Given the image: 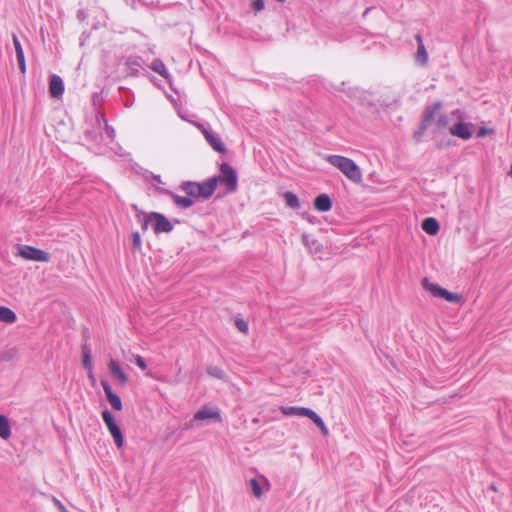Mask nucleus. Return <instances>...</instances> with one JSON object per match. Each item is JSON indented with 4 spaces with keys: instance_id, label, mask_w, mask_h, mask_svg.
<instances>
[{
    "instance_id": "obj_1",
    "label": "nucleus",
    "mask_w": 512,
    "mask_h": 512,
    "mask_svg": "<svg viewBox=\"0 0 512 512\" xmlns=\"http://www.w3.org/2000/svg\"><path fill=\"white\" fill-rule=\"evenodd\" d=\"M218 181L223 183L228 191H234L237 188V173L230 165L224 163L220 167L219 177L209 178L202 183L185 181L180 188L184 192H214Z\"/></svg>"
},
{
    "instance_id": "obj_2",
    "label": "nucleus",
    "mask_w": 512,
    "mask_h": 512,
    "mask_svg": "<svg viewBox=\"0 0 512 512\" xmlns=\"http://www.w3.org/2000/svg\"><path fill=\"white\" fill-rule=\"evenodd\" d=\"M137 217L141 222L143 231H146L148 227L151 226V229L156 235L170 233L174 228L173 223L164 214L159 212L139 211Z\"/></svg>"
},
{
    "instance_id": "obj_3",
    "label": "nucleus",
    "mask_w": 512,
    "mask_h": 512,
    "mask_svg": "<svg viewBox=\"0 0 512 512\" xmlns=\"http://www.w3.org/2000/svg\"><path fill=\"white\" fill-rule=\"evenodd\" d=\"M326 160L332 166L340 170L350 181L354 183L361 181V169L352 159L340 155H328Z\"/></svg>"
},
{
    "instance_id": "obj_4",
    "label": "nucleus",
    "mask_w": 512,
    "mask_h": 512,
    "mask_svg": "<svg viewBox=\"0 0 512 512\" xmlns=\"http://www.w3.org/2000/svg\"><path fill=\"white\" fill-rule=\"evenodd\" d=\"M422 287L430 292L434 297L437 298H443L446 301L450 303H458L461 301L462 297L461 295L457 293H452L444 288H442L440 285L436 283H431L428 278L422 279Z\"/></svg>"
},
{
    "instance_id": "obj_5",
    "label": "nucleus",
    "mask_w": 512,
    "mask_h": 512,
    "mask_svg": "<svg viewBox=\"0 0 512 512\" xmlns=\"http://www.w3.org/2000/svg\"><path fill=\"white\" fill-rule=\"evenodd\" d=\"M102 418L106 424L111 436L113 437L115 444L118 448L123 446V435L121 429L116 424L113 415L108 409L103 410Z\"/></svg>"
},
{
    "instance_id": "obj_6",
    "label": "nucleus",
    "mask_w": 512,
    "mask_h": 512,
    "mask_svg": "<svg viewBox=\"0 0 512 512\" xmlns=\"http://www.w3.org/2000/svg\"><path fill=\"white\" fill-rule=\"evenodd\" d=\"M174 203L181 209H187L197 202H203L209 199L212 194H172Z\"/></svg>"
},
{
    "instance_id": "obj_7",
    "label": "nucleus",
    "mask_w": 512,
    "mask_h": 512,
    "mask_svg": "<svg viewBox=\"0 0 512 512\" xmlns=\"http://www.w3.org/2000/svg\"><path fill=\"white\" fill-rule=\"evenodd\" d=\"M19 255L26 260L32 261L48 262L50 260L48 252L28 245L20 247Z\"/></svg>"
},
{
    "instance_id": "obj_8",
    "label": "nucleus",
    "mask_w": 512,
    "mask_h": 512,
    "mask_svg": "<svg viewBox=\"0 0 512 512\" xmlns=\"http://www.w3.org/2000/svg\"><path fill=\"white\" fill-rule=\"evenodd\" d=\"M196 126L203 133L205 139L215 151L220 153L225 152V146L220 137L215 132L207 129L203 124H197Z\"/></svg>"
},
{
    "instance_id": "obj_9",
    "label": "nucleus",
    "mask_w": 512,
    "mask_h": 512,
    "mask_svg": "<svg viewBox=\"0 0 512 512\" xmlns=\"http://www.w3.org/2000/svg\"><path fill=\"white\" fill-rule=\"evenodd\" d=\"M102 388L106 395V398L114 410L120 411L122 409L121 398L112 391V388L108 381H101Z\"/></svg>"
},
{
    "instance_id": "obj_10",
    "label": "nucleus",
    "mask_w": 512,
    "mask_h": 512,
    "mask_svg": "<svg viewBox=\"0 0 512 512\" xmlns=\"http://www.w3.org/2000/svg\"><path fill=\"white\" fill-rule=\"evenodd\" d=\"M249 485L253 496L260 498L263 494V487L269 490L270 484L266 477L260 476L259 478H252L249 480Z\"/></svg>"
},
{
    "instance_id": "obj_11",
    "label": "nucleus",
    "mask_w": 512,
    "mask_h": 512,
    "mask_svg": "<svg viewBox=\"0 0 512 512\" xmlns=\"http://www.w3.org/2000/svg\"><path fill=\"white\" fill-rule=\"evenodd\" d=\"M471 127H472L471 124L458 123L450 128V134H452L453 136H457L459 138L467 140V139L471 138V136H472Z\"/></svg>"
},
{
    "instance_id": "obj_12",
    "label": "nucleus",
    "mask_w": 512,
    "mask_h": 512,
    "mask_svg": "<svg viewBox=\"0 0 512 512\" xmlns=\"http://www.w3.org/2000/svg\"><path fill=\"white\" fill-rule=\"evenodd\" d=\"M219 418H220L219 409L204 407V408L198 410L194 414L193 420L202 421V420H206V419H219Z\"/></svg>"
},
{
    "instance_id": "obj_13",
    "label": "nucleus",
    "mask_w": 512,
    "mask_h": 512,
    "mask_svg": "<svg viewBox=\"0 0 512 512\" xmlns=\"http://www.w3.org/2000/svg\"><path fill=\"white\" fill-rule=\"evenodd\" d=\"M49 91L52 97L58 98L64 92V84L58 75H52L49 82Z\"/></svg>"
},
{
    "instance_id": "obj_14",
    "label": "nucleus",
    "mask_w": 512,
    "mask_h": 512,
    "mask_svg": "<svg viewBox=\"0 0 512 512\" xmlns=\"http://www.w3.org/2000/svg\"><path fill=\"white\" fill-rule=\"evenodd\" d=\"M12 40H13V44H14V48H15V53H16V58H17L19 69L24 74L26 72V64H25V56H24L23 48L21 46V43H20L18 37L15 34H13Z\"/></svg>"
},
{
    "instance_id": "obj_15",
    "label": "nucleus",
    "mask_w": 512,
    "mask_h": 512,
    "mask_svg": "<svg viewBox=\"0 0 512 512\" xmlns=\"http://www.w3.org/2000/svg\"><path fill=\"white\" fill-rule=\"evenodd\" d=\"M332 201L327 194H319L314 200V207L318 211L326 212L331 209Z\"/></svg>"
},
{
    "instance_id": "obj_16",
    "label": "nucleus",
    "mask_w": 512,
    "mask_h": 512,
    "mask_svg": "<svg viewBox=\"0 0 512 512\" xmlns=\"http://www.w3.org/2000/svg\"><path fill=\"white\" fill-rule=\"evenodd\" d=\"M421 227L429 235H436L439 231V223L432 217L424 219Z\"/></svg>"
},
{
    "instance_id": "obj_17",
    "label": "nucleus",
    "mask_w": 512,
    "mask_h": 512,
    "mask_svg": "<svg viewBox=\"0 0 512 512\" xmlns=\"http://www.w3.org/2000/svg\"><path fill=\"white\" fill-rule=\"evenodd\" d=\"M108 367H109V370L110 372L118 378V380L122 383V384H125L127 382V376L126 374L122 371L120 365L118 364L117 361L115 360H110L109 364H108Z\"/></svg>"
},
{
    "instance_id": "obj_18",
    "label": "nucleus",
    "mask_w": 512,
    "mask_h": 512,
    "mask_svg": "<svg viewBox=\"0 0 512 512\" xmlns=\"http://www.w3.org/2000/svg\"><path fill=\"white\" fill-rule=\"evenodd\" d=\"M441 102L434 103L431 107H427L423 116L422 129H426L428 123L433 119L434 114L441 108Z\"/></svg>"
},
{
    "instance_id": "obj_19",
    "label": "nucleus",
    "mask_w": 512,
    "mask_h": 512,
    "mask_svg": "<svg viewBox=\"0 0 512 512\" xmlns=\"http://www.w3.org/2000/svg\"><path fill=\"white\" fill-rule=\"evenodd\" d=\"M16 319V314L10 308L0 306V322L12 324Z\"/></svg>"
},
{
    "instance_id": "obj_20",
    "label": "nucleus",
    "mask_w": 512,
    "mask_h": 512,
    "mask_svg": "<svg viewBox=\"0 0 512 512\" xmlns=\"http://www.w3.org/2000/svg\"><path fill=\"white\" fill-rule=\"evenodd\" d=\"M11 436V425L8 418L0 415V437L7 440Z\"/></svg>"
},
{
    "instance_id": "obj_21",
    "label": "nucleus",
    "mask_w": 512,
    "mask_h": 512,
    "mask_svg": "<svg viewBox=\"0 0 512 512\" xmlns=\"http://www.w3.org/2000/svg\"><path fill=\"white\" fill-rule=\"evenodd\" d=\"M151 69L166 79L169 77V73H168L164 63L159 59H155L152 62Z\"/></svg>"
},
{
    "instance_id": "obj_22",
    "label": "nucleus",
    "mask_w": 512,
    "mask_h": 512,
    "mask_svg": "<svg viewBox=\"0 0 512 512\" xmlns=\"http://www.w3.org/2000/svg\"><path fill=\"white\" fill-rule=\"evenodd\" d=\"M82 356L83 367L87 370H92L91 350L87 344L82 346Z\"/></svg>"
},
{
    "instance_id": "obj_23",
    "label": "nucleus",
    "mask_w": 512,
    "mask_h": 512,
    "mask_svg": "<svg viewBox=\"0 0 512 512\" xmlns=\"http://www.w3.org/2000/svg\"><path fill=\"white\" fill-rule=\"evenodd\" d=\"M428 61V53L426 51V48L424 44H420L417 47V53H416V62H418L420 65L424 66L427 64Z\"/></svg>"
},
{
    "instance_id": "obj_24",
    "label": "nucleus",
    "mask_w": 512,
    "mask_h": 512,
    "mask_svg": "<svg viewBox=\"0 0 512 512\" xmlns=\"http://www.w3.org/2000/svg\"><path fill=\"white\" fill-rule=\"evenodd\" d=\"M309 419H311L313 421V423L321 430L323 435L328 434V429H327L324 421L315 411L312 412Z\"/></svg>"
},
{
    "instance_id": "obj_25",
    "label": "nucleus",
    "mask_w": 512,
    "mask_h": 512,
    "mask_svg": "<svg viewBox=\"0 0 512 512\" xmlns=\"http://www.w3.org/2000/svg\"><path fill=\"white\" fill-rule=\"evenodd\" d=\"M309 419H311L313 421V423L321 430L323 435L328 434V429H327L324 421L315 411L312 412Z\"/></svg>"
},
{
    "instance_id": "obj_26",
    "label": "nucleus",
    "mask_w": 512,
    "mask_h": 512,
    "mask_svg": "<svg viewBox=\"0 0 512 512\" xmlns=\"http://www.w3.org/2000/svg\"><path fill=\"white\" fill-rule=\"evenodd\" d=\"M309 419H311L313 421V423L321 430L323 435L328 434V429H327L324 421L315 411L312 412Z\"/></svg>"
},
{
    "instance_id": "obj_27",
    "label": "nucleus",
    "mask_w": 512,
    "mask_h": 512,
    "mask_svg": "<svg viewBox=\"0 0 512 512\" xmlns=\"http://www.w3.org/2000/svg\"><path fill=\"white\" fill-rule=\"evenodd\" d=\"M309 419H311L313 421V423L321 430L323 435L328 434V429H327L324 421L315 411L312 412Z\"/></svg>"
},
{
    "instance_id": "obj_28",
    "label": "nucleus",
    "mask_w": 512,
    "mask_h": 512,
    "mask_svg": "<svg viewBox=\"0 0 512 512\" xmlns=\"http://www.w3.org/2000/svg\"><path fill=\"white\" fill-rule=\"evenodd\" d=\"M287 206L292 209H298L300 207L299 199L297 194H283Z\"/></svg>"
},
{
    "instance_id": "obj_29",
    "label": "nucleus",
    "mask_w": 512,
    "mask_h": 512,
    "mask_svg": "<svg viewBox=\"0 0 512 512\" xmlns=\"http://www.w3.org/2000/svg\"><path fill=\"white\" fill-rule=\"evenodd\" d=\"M207 374L217 379H223L225 376L224 371L218 366H209L207 368Z\"/></svg>"
},
{
    "instance_id": "obj_30",
    "label": "nucleus",
    "mask_w": 512,
    "mask_h": 512,
    "mask_svg": "<svg viewBox=\"0 0 512 512\" xmlns=\"http://www.w3.org/2000/svg\"><path fill=\"white\" fill-rule=\"evenodd\" d=\"M235 326L237 327V329L240 332H242L244 334L248 333V330H249L248 323L244 319L236 318L235 319Z\"/></svg>"
},
{
    "instance_id": "obj_31",
    "label": "nucleus",
    "mask_w": 512,
    "mask_h": 512,
    "mask_svg": "<svg viewBox=\"0 0 512 512\" xmlns=\"http://www.w3.org/2000/svg\"><path fill=\"white\" fill-rule=\"evenodd\" d=\"M298 407L296 406H281L280 411L285 416H297Z\"/></svg>"
},
{
    "instance_id": "obj_32",
    "label": "nucleus",
    "mask_w": 512,
    "mask_h": 512,
    "mask_svg": "<svg viewBox=\"0 0 512 512\" xmlns=\"http://www.w3.org/2000/svg\"><path fill=\"white\" fill-rule=\"evenodd\" d=\"M132 246L135 250H140L142 247V240L139 232L132 233Z\"/></svg>"
},
{
    "instance_id": "obj_33",
    "label": "nucleus",
    "mask_w": 512,
    "mask_h": 512,
    "mask_svg": "<svg viewBox=\"0 0 512 512\" xmlns=\"http://www.w3.org/2000/svg\"><path fill=\"white\" fill-rule=\"evenodd\" d=\"M153 179L155 181V183L153 184V187L158 191V192H169L168 190H163L162 187L160 186V184H165L164 182H162V180L160 179V176H153Z\"/></svg>"
},
{
    "instance_id": "obj_34",
    "label": "nucleus",
    "mask_w": 512,
    "mask_h": 512,
    "mask_svg": "<svg viewBox=\"0 0 512 512\" xmlns=\"http://www.w3.org/2000/svg\"><path fill=\"white\" fill-rule=\"evenodd\" d=\"M312 412L313 410L310 408L298 407L297 416H305L309 418Z\"/></svg>"
},
{
    "instance_id": "obj_35",
    "label": "nucleus",
    "mask_w": 512,
    "mask_h": 512,
    "mask_svg": "<svg viewBox=\"0 0 512 512\" xmlns=\"http://www.w3.org/2000/svg\"><path fill=\"white\" fill-rule=\"evenodd\" d=\"M135 363L141 370H145L147 367L145 359L139 355L136 356Z\"/></svg>"
},
{
    "instance_id": "obj_36",
    "label": "nucleus",
    "mask_w": 512,
    "mask_h": 512,
    "mask_svg": "<svg viewBox=\"0 0 512 512\" xmlns=\"http://www.w3.org/2000/svg\"><path fill=\"white\" fill-rule=\"evenodd\" d=\"M449 124L447 116H440L437 120V126L439 128H445Z\"/></svg>"
},
{
    "instance_id": "obj_37",
    "label": "nucleus",
    "mask_w": 512,
    "mask_h": 512,
    "mask_svg": "<svg viewBox=\"0 0 512 512\" xmlns=\"http://www.w3.org/2000/svg\"><path fill=\"white\" fill-rule=\"evenodd\" d=\"M494 133V130L493 129H488L486 127H481L478 131V137H485L489 134H493Z\"/></svg>"
},
{
    "instance_id": "obj_38",
    "label": "nucleus",
    "mask_w": 512,
    "mask_h": 512,
    "mask_svg": "<svg viewBox=\"0 0 512 512\" xmlns=\"http://www.w3.org/2000/svg\"><path fill=\"white\" fill-rule=\"evenodd\" d=\"M253 8L255 11H261L264 9V1L263 0H255L253 2Z\"/></svg>"
},
{
    "instance_id": "obj_39",
    "label": "nucleus",
    "mask_w": 512,
    "mask_h": 512,
    "mask_svg": "<svg viewBox=\"0 0 512 512\" xmlns=\"http://www.w3.org/2000/svg\"><path fill=\"white\" fill-rule=\"evenodd\" d=\"M53 501L61 512H67L64 505L58 499L54 498Z\"/></svg>"
},
{
    "instance_id": "obj_40",
    "label": "nucleus",
    "mask_w": 512,
    "mask_h": 512,
    "mask_svg": "<svg viewBox=\"0 0 512 512\" xmlns=\"http://www.w3.org/2000/svg\"><path fill=\"white\" fill-rule=\"evenodd\" d=\"M105 128H106V132H107L108 136L112 138L113 134H114V130L110 129L109 126L107 125V123H105Z\"/></svg>"
},
{
    "instance_id": "obj_41",
    "label": "nucleus",
    "mask_w": 512,
    "mask_h": 512,
    "mask_svg": "<svg viewBox=\"0 0 512 512\" xmlns=\"http://www.w3.org/2000/svg\"><path fill=\"white\" fill-rule=\"evenodd\" d=\"M415 38H416V41H417V46L420 45V44H423L422 38H421V36L419 34H417L415 36Z\"/></svg>"
},
{
    "instance_id": "obj_42",
    "label": "nucleus",
    "mask_w": 512,
    "mask_h": 512,
    "mask_svg": "<svg viewBox=\"0 0 512 512\" xmlns=\"http://www.w3.org/2000/svg\"><path fill=\"white\" fill-rule=\"evenodd\" d=\"M89 378H91L92 380H94V376H93L92 370H89Z\"/></svg>"
},
{
    "instance_id": "obj_43",
    "label": "nucleus",
    "mask_w": 512,
    "mask_h": 512,
    "mask_svg": "<svg viewBox=\"0 0 512 512\" xmlns=\"http://www.w3.org/2000/svg\"><path fill=\"white\" fill-rule=\"evenodd\" d=\"M306 240H307V236H303V241L306 243Z\"/></svg>"
},
{
    "instance_id": "obj_44",
    "label": "nucleus",
    "mask_w": 512,
    "mask_h": 512,
    "mask_svg": "<svg viewBox=\"0 0 512 512\" xmlns=\"http://www.w3.org/2000/svg\"><path fill=\"white\" fill-rule=\"evenodd\" d=\"M510 175H511V177H512V166H511V170H510Z\"/></svg>"
}]
</instances>
